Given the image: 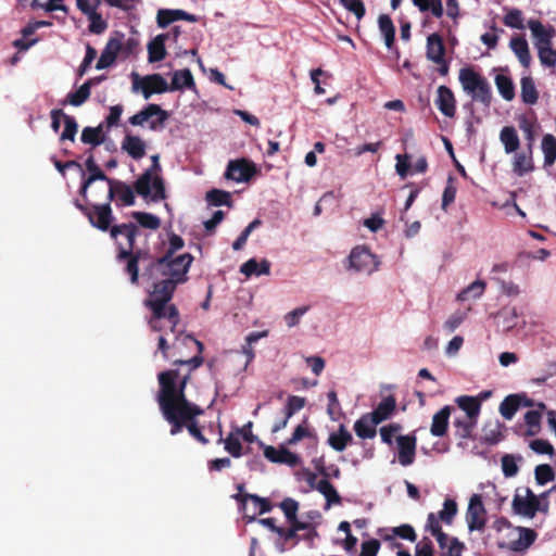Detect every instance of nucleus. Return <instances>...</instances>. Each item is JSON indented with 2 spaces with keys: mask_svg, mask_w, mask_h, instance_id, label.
I'll use <instances>...</instances> for the list:
<instances>
[{
  "mask_svg": "<svg viewBox=\"0 0 556 556\" xmlns=\"http://www.w3.org/2000/svg\"><path fill=\"white\" fill-rule=\"evenodd\" d=\"M190 380L189 374L178 369H168L157 375L159 391L156 402L163 418L169 424L172 435H177L186 428L189 434L202 445L208 444V439L202 433L198 417L204 410L198 404L189 401L186 388Z\"/></svg>",
  "mask_w": 556,
  "mask_h": 556,
  "instance_id": "obj_1",
  "label": "nucleus"
},
{
  "mask_svg": "<svg viewBox=\"0 0 556 556\" xmlns=\"http://www.w3.org/2000/svg\"><path fill=\"white\" fill-rule=\"evenodd\" d=\"M179 283L170 279H162L153 283L149 296L144 300V306L154 313L155 317L166 316L172 325L170 331L174 332L180 321V315L177 306L170 301Z\"/></svg>",
  "mask_w": 556,
  "mask_h": 556,
  "instance_id": "obj_2",
  "label": "nucleus"
},
{
  "mask_svg": "<svg viewBox=\"0 0 556 556\" xmlns=\"http://www.w3.org/2000/svg\"><path fill=\"white\" fill-rule=\"evenodd\" d=\"M152 166L144 170L134 184L135 191L144 199L151 198V201L157 202L166 198L165 186L162 177L154 175L161 170L159 155H152Z\"/></svg>",
  "mask_w": 556,
  "mask_h": 556,
  "instance_id": "obj_3",
  "label": "nucleus"
},
{
  "mask_svg": "<svg viewBox=\"0 0 556 556\" xmlns=\"http://www.w3.org/2000/svg\"><path fill=\"white\" fill-rule=\"evenodd\" d=\"M84 201L83 203L78 199L74 200L75 207L87 217L93 228L111 233V229L114 226L113 222L115 220L111 203L105 200L103 203H89L88 199Z\"/></svg>",
  "mask_w": 556,
  "mask_h": 556,
  "instance_id": "obj_4",
  "label": "nucleus"
},
{
  "mask_svg": "<svg viewBox=\"0 0 556 556\" xmlns=\"http://www.w3.org/2000/svg\"><path fill=\"white\" fill-rule=\"evenodd\" d=\"M193 262V256L190 253H184L174 257H169L165 263L154 264L151 262V267L154 270H159L167 279H170L177 283H184L187 281V273Z\"/></svg>",
  "mask_w": 556,
  "mask_h": 556,
  "instance_id": "obj_5",
  "label": "nucleus"
},
{
  "mask_svg": "<svg viewBox=\"0 0 556 556\" xmlns=\"http://www.w3.org/2000/svg\"><path fill=\"white\" fill-rule=\"evenodd\" d=\"M117 262H125V273L129 276V280L132 285L139 283V263L149 262V265L144 269V274L149 278L153 277L154 268L151 267V262L155 261L150 250H138L136 253L131 251H118L116 254Z\"/></svg>",
  "mask_w": 556,
  "mask_h": 556,
  "instance_id": "obj_6",
  "label": "nucleus"
},
{
  "mask_svg": "<svg viewBox=\"0 0 556 556\" xmlns=\"http://www.w3.org/2000/svg\"><path fill=\"white\" fill-rule=\"evenodd\" d=\"M143 235L139 226L135 223H122L116 224L111 229V239H113L116 243V249L118 251H131L136 253L139 248L136 247V239ZM146 250H149L148 248Z\"/></svg>",
  "mask_w": 556,
  "mask_h": 556,
  "instance_id": "obj_7",
  "label": "nucleus"
},
{
  "mask_svg": "<svg viewBox=\"0 0 556 556\" xmlns=\"http://www.w3.org/2000/svg\"><path fill=\"white\" fill-rule=\"evenodd\" d=\"M169 114L157 104H148L141 111L130 116L128 122L132 126H142L144 122H149L151 130L162 129L168 119Z\"/></svg>",
  "mask_w": 556,
  "mask_h": 556,
  "instance_id": "obj_8",
  "label": "nucleus"
},
{
  "mask_svg": "<svg viewBox=\"0 0 556 556\" xmlns=\"http://www.w3.org/2000/svg\"><path fill=\"white\" fill-rule=\"evenodd\" d=\"M102 193L105 201H115L117 207L131 206L136 202L134 189L122 180L112 179L108 188H102Z\"/></svg>",
  "mask_w": 556,
  "mask_h": 556,
  "instance_id": "obj_9",
  "label": "nucleus"
},
{
  "mask_svg": "<svg viewBox=\"0 0 556 556\" xmlns=\"http://www.w3.org/2000/svg\"><path fill=\"white\" fill-rule=\"evenodd\" d=\"M379 267L378 257L365 245L352 249L349 255V268L355 271L371 274Z\"/></svg>",
  "mask_w": 556,
  "mask_h": 556,
  "instance_id": "obj_10",
  "label": "nucleus"
},
{
  "mask_svg": "<svg viewBox=\"0 0 556 556\" xmlns=\"http://www.w3.org/2000/svg\"><path fill=\"white\" fill-rule=\"evenodd\" d=\"M488 520V513L482 502V496L480 494H472L467 511H466V522L468 526V530L472 531H484Z\"/></svg>",
  "mask_w": 556,
  "mask_h": 556,
  "instance_id": "obj_11",
  "label": "nucleus"
},
{
  "mask_svg": "<svg viewBox=\"0 0 556 556\" xmlns=\"http://www.w3.org/2000/svg\"><path fill=\"white\" fill-rule=\"evenodd\" d=\"M125 35L121 31H114L108 40L101 55L96 64L97 70H104L114 64L118 53L123 50V40Z\"/></svg>",
  "mask_w": 556,
  "mask_h": 556,
  "instance_id": "obj_12",
  "label": "nucleus"
},
{
  "mask_svg": "<svg viewBox=\"0 0 556 556\" xmlns=\"http://www.w3.org/2000/svg\"><path fill=\"white\" fill-rule=\"evenodd\" d=\"M256 173L257 168L253 162L239 159L228 163L225 177L237 182H243L249 181Z\"/></svg>",
  "mask_w": 556,
  "mask_h": 556,
  "instance_id": "obj_13",
  "label": "nucleus"
},
{
  "mask_svg": "<svg viewBox=\"0 0 556 556\" xmlns=\"http://www.w3.org/2000/svg\"><path fill=\"white\" fill-rule=\"evenodd\" d=\"M86 169L88 172V177L84 179L79 188V194L84 200H87V191L89 187L97 180L105 181L110 184L113 178H110L97 164L94 156L89 151V155L85 162Z\"/></svg>",
  "mask_w": 556,
  "mask_h": 556,
  "instance_id": "obj_14",
  "label": "nucleus"
},
{
  "mask_svg": "<svg viewBox=\"0 0 556 556\" xmlns=\"http://www.w3.org/2000/svg\"><path fill=\"white\" fill-rule=\"evenodd\" d=\"M176 21L197 23L199 17L180 9H160L156 13V24L160 28H166Z\"/></svg>",
  "mask_w": 556,
  "mask_h": 556,
  "instance_id": "obj_15",
  "label": "nucleus"
},
{
  "mask_svg": "<svg viewBox=\"0 0 556 556\" xmlns=\"http://www.w3.org/2000/svg\"><path fill=\"white\" fill-rule=\"evenodd\" d=\"M513 509L518 515L533 518L540 509V501L530 489H527L526 498L520 495H515L513 500Z\"/></svg>",
  "mask_w": 556,
  "mask_h": 556,
  "instance_id": "obj_16",
  "label": "nucleus"
},
{
  "mask_svg": "<svg viewBox=\"0 0 556 556\" xmlns=\"http://www.w3.org/2000/svg\"><path fill=\"white\" fill-rule=\"evenodd\" d=\"M528 27L532 33L535 48L552 46L556 30L553 26L545 27L539 20H530Z\"/></svg>",
  "mask_w": 556,
  "mask_h": 556,
  "instance_id": "obj_17",
  "label": "nucleus"
},
{
  "mask_svg": "<svg viewBox=\"0 0 556 556\" xmlns=\"http://www.w3.org/2000/svg\"><path fill=\"white\" fill-rule=\"evenodd\" d=\"M399 448V462L402 466H409L415 460L416 443L415 435H399L396 438Z\"/></svg>",
  "mask_w": 556,
  "mask_h": 556,
  "instance_id": "obj_18",
  "label": "nucleus"
},
{
  "mask_svg": "<svg viewBox=\"0 0 556 556\" xmlns=\"http://www.w3.org/2000/svg\"><path fill=\"white\" fill-rule=\"evenodd\" d=\"M141 91L144 99H149L153 93H163L170 91V87L164 77L160 74L147 75L141 80Z\"/></svg>",
  "mask_w": 556,
  "mask_h": 556,
  "instance_id": "obj_19",
  "label": "nucleus"
},
{
  "mask_svg": "<svg viewBox=\"0 0 556 556\" xmlns=\"http://www.w3.org/2000/svg\"><path fill=\"white\" fill-rule=\"evenodd\" d=\"M264 456L271 463L287 464L289 466H296L301 462L300 456L298 454L292 453L291 451L282 446L278 448L274 446H266L264 450Z\"/></svg>",
  "mask_w": 556,
  "mask_h": 556,
  "instance_id": "obj_20",
  "label": "nucleus"
},
{
  "mask_svg": "<svg viewBox=\"0 0 556 556\" xmlns=\"http://www.w3.org/2000/svg\"><path fill=\"white\" fill-rule=\"evenodd\" d=\"M437 92L438 96L435 104L438 109L446 117H453L456 112V100L453 91L448 87L442 85L438 88Z\"/></svg>",
  "mask_w": 556,
  "mask_h": 556,
  "instance_id": "obj_21",
  "label": "nucleus"
},
{
  "mask_svg": "<svg viewBox=\"0 0 556 556\" xmlns=\"http://www.w3.org/2000/svg\"><path fill=\"white\" fill-rule=\"evenodd\" d=\"M534 169L533 148H527V152H516L513 160V172L522 177Z\"/></svg>",
  "mask_w": 556,
  "mask_h": 556,
  "instance_id": "obj_22",
  "label": "nucleus"
},
{
  "mask_svg": "<svg viewBox=\"0 0 556 556\" xmlns=\"http://www.w3.org/2000/svg\"><path fill=\"white\" fill-rule=\"evenodd\" d=\"M546 408L543 402L538 403V409L528 410L525 414L527 430L525 437H534L541 432L542 412Z\"/></svg>",
  "mask_w": 556,
  "mask_h": 556,
  "instance_id": "obj_23",
  "label": "nucleus"
},
{
  "mask_svg": "<svg viewBox=\"0 0 556 556\" xmlns=\"http://www.w3.org/2000/svg\"><path fill=\"white\" fill-rule=\"evenodd\" d=\"M232 498L238 502L240 509L245 511L247 502L252 501L254 507L258 509V514L263 515L269 513L273 509V505L268 498L261 497L256 494H233Z\"/></svg>",
  "mask_w": 556,
  "mask_h": 556,
  "instance_id": "obj_24",
  "label": "nucleus"
},
{
  "mask_svg": "<svg viewBox=\"0 0 556 556\" xmlns=\"http://www.w3.org/2000/svg\"><path fill=\"white\" fill-rule=\"evenodd\" d=\"M396 409V399L394 395L386 396L377 407L368 413L370 417L379 425L389 419Z\"/></svg>",
  "mask_w": 556,
  "mask_h": 556,
  "instance_id": "obj_25",
  "label": "nucleus"
},
{
  "mask_svg": "<svg viewBox=\"0 0 556 556\" xmlns=\"http://www.w3.org/2000/svg\"><path fill=\"white\" fill-rule=\"evenodd\" d=\"M122 149L135 160L146 155V143L139 136L126 135L122 141Z\"/></svg>",
  "mask_w": 556,
  "mask_h": 556,
  "instance_id": "obj_26",
  "label": "nucleus"
},
{
  "mask_svg": "<svg viewBox=\"0 0 556 556\" xmlns=\"http://www.w3.org/2000/svg\"><path fill=\"white\" fill-rule=\"evenodd\" d=\"M451 412L452 407L446 405L433 415L430 427V432L433 437H443L446 434Z\"/></svg>",
  "mask_w": 556,
  "mask_h": 556,
  "instance_id": "obj_27",
  "label": "nucleus"
},
{
  "mask_svg": "<svg viewBox=\"0 0 556 556\" xmlns=\"http://www.w3.org/2000/svg\"><path fill=\"white\" fill-rule=\"evenodd\" d=\"M426 56L433 63L445 58V46L439 34L434 33L428 36Z\"/></svg>",
  "mask_w": 556,
  "mask_h": 556,
  "instance_id": "obj_28",
  "label": "nucleus"
},
{
  "mask_svg": "<svg viewBox=\"0 0 556 556\" xmlns=\"http://www.w3.org/2000/svg\"><path fill=\"white\" fill-rule=\"evenodd\" d=\"M169 34H160L148 43V60L150 63L160 62L166 56L165 41Z\"/></svg>",
  "mask_w": 556,
  "mask_h": 556,
  "instance_id": "obj_29",
  "label": "nucleus"
},
{
  "mask_svg": "<svg viewBox=\"0 0 556 556\" xmlns=\"http://www.w3.org/2000/svg\"><path fill=\"white\" fill-rule=\"evenodd\" d=\"M377 422L369 416L368 413L362 415L354 424V431L356 435L363 440L372 439L377 434Z\"/></svg>",
  "mask_w": 556,
  "mask_h": 556,
  "instance_id": "obj_30",
  "label": "nucleus"
},
{
  "mask_svg": "<svg viewBox=\"0 0 556 556\" xmlns=\"http://www.w3.org/2000/svg\"><path fill=\"white\" fill-rule=\"evenodd\" d=\"M509 47L518 58L523 67H529L531 63V54L528 42L522 36H514L510 39Z\"/></svg>",
  "mask_w": 556,
  "mask_h": 556,
  "instance_id": "obj_31",
  "label": "nucleus"
},
{
  "mask_svg": "<svg viewBox=\"0 0 556 556\" xmlns=\"http://www.w3.org/2000/svg\"><path fill=\"white\" fill-rule=\"evenodd\" d=\"M352 441L353 437L344 425H340L338 431L330 433L328 437V444L337 452L344 451Z\"/></svg>",
  "mask_w": 556,
  "mask_h": 556,
  "instance_id": "obj_32",
  "label": "nucleus"
},
{
  "mask_svg": "<svg viewBox=\"0 0 556 556\" xmlns=\"http://www.w3.org/2000/svg\"><path fill=\"white\" fill-rule=\"evenodd\" d=\"M103 77H99L97 79H88L75 92H70L67 94V99L64 104L67 102L71 105L79 106L85 103L90 97L91 86L94 81H100Z\"/></svg>",
  "mask_w": 556,
  "mask_h": 556,
  "instance_id": "obj_33",
  "label": "nucleus"
},
{
  "mask_svg": "<svg viewBox=\"0 0 556 556\" xmlns=\"http://www.w3.org/2000/svg\"><path fill=\"white\" fill-rule=\"evenodd\" d=\"M277 534L279 535V540L277 541L276 545L278 551L281 553L295 546L302 539L300 534L295 533L294 529L291 528L286 529L280 527L277 530Z\"/></svg>",
  "mask_w": 556,
  "mask_h": 556,
  "instance_id": "obj_34",
  "label": "nucleus"
},
{
  "mask_svg": "<svg viewBox=\"0 0 556 556\" xmlns=\"http://www.w3.org/2000/svg\"><path fill=\"white\" fill-rule=\"evenodd\" d=\"M169 87L170 91L194 88L195 84L191 71L188 68L175 71Z\"/></svg>",
  "mask_w": 556,
  "mask_h": 556,
  "instance_id": "obj_35",
  "label": "nucleus"
},
{
  "mask_svg": "<svg viewBox=\"0 0 556 556\" xmlns=\"http://www.w3.org/2000/svg\"><path fill=\"white\" fill-rule=\"evenodd\" d=\"M240 273H242L247 277H250L252 275H269L270 263L267 260H262L261 263H257L255 258H250L249 261L241 265Z\"/></svg>",
  "mask_w": 556,
  "mask_h": 556,
  "instance_id": "obj_36",
  "label": "nucleus"
},
{
  "mask_svg": "<svg viewBox=\"0 0 556 556\" xmlns=\"http://www.w3.org/2000/svg\"><path fill=\"white\" fill-rule=\"evenodd\" d=\"M500 139L507 154L516 152L520 146L519 137L513 126L503 127L500 132Z\"/></svg>",
  "mask_w": 556,
  "mask_h": 556,
  "instance_id": "obj_37",
  "label": "nucleus"
},
{
  "mask_svg": "<svg viewBox=\"0 0 556 556\" xmlns=\"http://www.w3.org/2000/svg\"><path fill=\"white\" fill-rule=\"evenodd\" d=\"M472 101L482 103L485 106H490L492 100V90L486 78H483L477 86L469 92Z\"/></svg>",
  "mask_w": 556,
  "mask_h": 556,
  "instance_id": "obj_38",
  "label": "nucleus"
},
{
  "mask_svg": "<svg viewBox=\"0 0 556 556\" xmlns=\"http://www.w3.org/2000/svg\"><path fill=\"white\" fill-rule=\"evenodd\" d=\"M520 86L522 102L530 105L535 104L539 100V92L533 78L531 76H523L520 80Z\"/></svg>",
  "mask_w": 556,
  "mask_h": 556,
  "instance_id": "obj_39",
  "label": "nucleus"
},
{
  "mask_svg": "<svg viewBox=\"0 0 556 556\" xmlns=\"http://www.w3.org/2000/svg\"><path fill=\"white\" fill-rule=\"evenodd\" d=\"M456 403L458 407L466 413L464 417H469L472 419L478 418L481 409L479 399L469 395H462L456 399Z\"/></svg>",
  "mask_w": 556,
  "mask_h": 556,
  "instance_id": "obj_40",
  "label": "nucleus"
},
{
  "mask_svg": "<svg viewBox=\"0 0 556 556\" xmlns=\"http://www.w3.org/2000/svg\"><path fill=\"white\" fill-rule=\"evenodd\" d=\"M304 439H311L314 442H317V434L315 430L309 427L307 419L303 420L302 424L295 427L292 435L287 440V444L295 445Z\"/></svg>",
  "mask_w": 556,
  "mask_h": 556,
  "instance_id": "obj_41",
  "label": "nucleus"
},
{
  "mask_svg": "<svg viewBox=\"0 0 556 556\" xmlns=\"http://www.w3.org/2000/svg\"><path fill=\"white\" fill-rule=\"evenodd\" d=\"M520 394L507 395L500 404V413L506 420L513 419L517 410L521 407Z\"/></svg>",
  "mask_w": 556,
  "mask_h": 556,
  "instance_id": "obj_42",
  "label": "nucleus"
},
{
  "mask_svg": "<svg viewBox=\"0 0 556 556\" xmlns=\"http://www.w3.org/2000/svg\"><path fill=\"white\" fill-rule=\"evenodd\" d=\"M477 419L469 417H458L453 421L455 428V435L459 439H471L472 431L476 428Z\"/></svg>",
  "mask_w": 556,
  "mask_h": 556,
  "instance_id": "obj_43",
  "label": "nucleus"
},
{
  "mask_svg": "<svg viewBox=\"0 0 556 556\" xmlns=\"http://www.w3.org/2000/svg\"><path fill=\"white\" fill-rule=\"evenodd\" d=\"M484 77L477 73L472 67H463L459 71V83L464 91L469 92L477 86Z\"/></svg>",
  "mask_w": 556,
  "mask_h": 556,
  "instance_id": "obj_44",
  "label": "nucleus"
},
{
  "mask_svg": "<svg viewBox=\"0 0 556 556\" xmlns=\"http://www.w3.org/2000/svg\"><path fill=\"white\" fill-rule=\"evenodd\" d=\"M519 539L510 543V549L515 552L527 549L536 539V533L530 528H518Z\"/></svg>",
  "mask_w": 556,
  "mask_h": 556,
  "instance_id": "obj_45",
  "label": "nucleus"
},
{
  "mask_svg": "<svg viewBox=\"0 0 556 556\" xmlns=\"http://www.w3.org/2000/svg\"><path fill=\"white\" fill-rule=\"evenodd\" d=\"M379 30L384 38L386 46L391 48L395 39V26L391 17L387 14H381L378 18Z\"/></svg>",
  "mask_w": 556,
  "mask_h": 556,
  "instance_id": "obj_46",
  "label": "nucleus"
},
{
  "mask_svg": "<svg viewBox=\"0 0 556 556\" xmlns=\"http://www.w3.org/2000/svg\"><path fill=\"white\" fill-rule=\"evenodd\" d=\"M503 425L498 421H489L482 429V440L489 444H496L503 439Z\"/></svg>",
  "mask_w": 556,
  "mask_h": 556,
  "instance_id": "obj_47",
  "label": "nucleus"
},
{
  "mask_svg": "<svg viewBox=\"0 0 556 556\" xmlns=\"http://www.w3.org/2000/svg\"><path fill=\"white\" fill-rule=\"evenodd\" d=\"M316 490L325 496L328 506L341 502V496L328 478L319 480L316 484Z\"/></svg>",
  "mask_w": 556,
  "mask_h": 556,
  "instance_id": "obj_48",
  "label": "nucleus"
},
{
  "mask_svg": "<svg viewBox=\"0 0 556 556\" xmlns=\"http://www.w3.org/2000/svg\"><path fill=\"white\" fill-rule=\"evenodd\" d=\"M80 140L83 143L97 147L104 141L103 125L97 127H85L81 131Z\"/></svg>",
  "mask_w": 556,
  "mask_h": 556,
  "instance_id": "obj_49",
  "label": "nucleus"
},
{
  "mask_svg": "<svg viewBox=\"0 0 556 556\" xmlns=\"http://www.w3.org/2000/svg\"><path fill=\"white\" fill-rule=\"evenodd\" d=\"M131 217L137 222L136 224L142 228L156 230L161 226V219L148 212L135 211L131 213Z\"/></svg>",
  "mask_w": 556,
  "mask_h": 556,
  "instance_id": "obj_50",
  "label": "nucleus"
},
{
  "mask_svg": "<svg viewBox=\"0 0 556 556\" xmlns=\"http://www.w3.org/2000/svg\"><path fill=\"white\" fill-rule=\"evenodd\" d=\"M186 339L192 341L197 345L198 354L187 361L177 359L174 362V365H188L190 368L186 374H189L191 376V371L197 369L198 367H200L203 364L204 359L202 357V352L204 350V345L201 341L192 338L191 336H187Z\"/></svg>",
  "mask_w": 556,
  "mask_h": 556,
  "instance_id": "obj_51",
  "label": "nucleus"
},
{
  "mask_svg": "<svg viewBox=\"0 0 556 556\" xmlns=\"http://www.w3.org/2000/svg\"><path fill=\"white\" fill-rule=\"evenodd\" d=\"M541 147L544 154V166H552L556 161V138L551 134L545 135Z\"/></svg>",
  "mask_w": 556,
  "mask_h": 556,
  "instance_id": "obj_52",
  "label": "nucleus"
},
{
  "mask_svg": "<svg viewBox=\"0 0 556 556\" xmlns=\"http://www.w3.org/2000/svg\"><path fill=\"white\" fill-rule=\"evenodd\" d=\"M495 85L506 101H511L515 98V86L510 77L498 74L495 76Z\"/></svg>",
  "mask_w": 556,
  "mask_h": 556,
  "instance_id": "obj_53",
  "label": "nucleus"
},
{
  "mask_svg": "<svg viewBox=\"0 0 556 556\" xmlns=\"http://www.w3.org/2000/svg\"><path fill=\"white\" fill-rule=\"evenodd\" d=\"M518 126L525 132L527 139V148H533L535 132V117H529L527 115H520L518 117Z\"/></svg>",
  "mask_w": 556,
  "mask_h": 556,
  "instance_id": "obj_54",
  "label": "nucleus"
},
{
  "mask_svg": "<svg viewBox=\"0 0 556 556\" xmlns=\"http://www.w3.org/2000/svg\"><path fill=\"white\" fill-rule=\"evenodd\" d=\"M184 245V239L176 233H172L168 239V249L166 253L163 256L155 258L154 264L165 263V261L172 257L175 254V252L182 249Z\"/></svg>",
  "mask_w": 556,
  "mask_h": 556,
  "instance_id": "obj_55",
  "label": "nucleus"
},
{
  "mask_svg": "<svg viewBox=\"0 0 556 556\" xmlns=\"http://www.w3.org/2000/svg\"><path fill=\"white\" fill-rule=\"evenodd\" d=\"M206 200L214 206L231 205V194L220 189H212L206 193Z\"/></svg>",
  "mask_w": 556,
  "mask_h": 556,
  "instance_id": "obj_56",
  "label": "nucleus"
},
{
  "mask_svg": "<svg viewBox=\"0 0 556 556\" xmlns=\"http://www.w3.org/2000/svg\"><path fill=\"white\" fill-rule=\"evenodd\" d=\"M485 290V282L482 280H476L464 289L458 295V300L465 301L469 298H480Z\"/></svg>",
  "mask_w": 556,
  "mask_h": 556,
  "instance_id": "obj_57",
  "label": "nucleus"
},
{
  "mask_svg": "<svg viewBox=\"0 0 556 556\" xmlns=\"http://www.w3.org/2000/svg\"><path fill=\"white\" fill-rule=\"evenodd\" d=\"M305 397L289 395L282 410L283 415H287V418H291L295 413L300 412L305 406Z\"/></svg>",
  "mask_w": 556,
  "mask_h": 556,
  "instance_id": "obj_58",
  "label": "nucleus"
},
{
  "mask_svg": "<svg viewBox=\"0 0 556 556\" xmlns=\"http://www.w3.org/2000/svg\"><path fill=\"white\" fill-rule=\"evenodd\" d=\"M534 476L540 485H544L555 479V472L548 464L538 465L534 469Z\"/></svg>",
  "mask_w": 556,
  "mask_h": 556,
  "instance_id": "obj_59",
  "label": "nucleus"
},
{
  "mask_svg": "<svg viewBox=\"0 0 556 556\" xmlns=\"http://www.w3.org/2000/svg\"><path fill=\"white\" fill-rule=\"evenodd\" d=\"M504 24L507 27L516 28V29H523V14L522 11L519 9H511L509 10L506 15L503 18Z\"/></svg>",
  "mask_w": 556,
  "mask_h": 556,
  "instance_id": "obj_60",
  "label": "nucleus"
},
{
  "mask_svg": "<svg viewBox=\"0 0 556 556\" xmlns=\"http://www.w3.org/2000/svg\"><path fill=\"white\" fill-rule=\"evenodd\" d=\"M89 20V26L88 29L91 34L94 35H101L103 34L108 28V22L102 18L101 14L97 11L87 15Z\"/></svg>",
  "mask_w": 556,
  "mask_h": 556,
  "instance_id": "obj_61",
  "label": "nucleus"
},
{
  "mask_svg": "<svg viewBox=\"0 0 556 556\" xmlns=\"http://www.w3.org/2000/svg\"><path fill=\"white\" fill-rule=\"evenodd\" d=\"M457 514V504L454 500L447 498L444 501L443 509L439 513V519L446 525H451L455 515Z\"/></svg>",
  "mask_w": 556,
  "mask_h": 556,
  "instance_id": "obj_62",
  "label": "nucleus"
},
{
  "mask_svg": "<svg viewBox=\"0 0 556 556\" xmlns=\"http://www.w3.org/2000/svg\"><path fill=\"white\" fill-rule=\"evenodd\" d=\"M218 442L225 443V450L232 456V457H241L242 456V444L240 440L235 437L233 434H229L225 440L222 438L218 440Z\"/></svg>",
  "mask_w": 556,
  "mask_h": 556,
  "instance_id": "obj_63",
  "label": "nucleus"
},
{
  "mask_svg": "<svg viewBox=\"0 0 556 556\" xmlns=\"http://www.w3.org/2000/svg\"><path fill=\"white\" fill-rule=\"evenodd\" d=\"M538 55L544 66L554 67L556 65V50L552 46L539 47Z\"/></svg>",
  "mask_w": 556,
  "mask_h": 556,
  "instance_id": "obj_64",
  "label": "nucleus"
}]
</instances>
